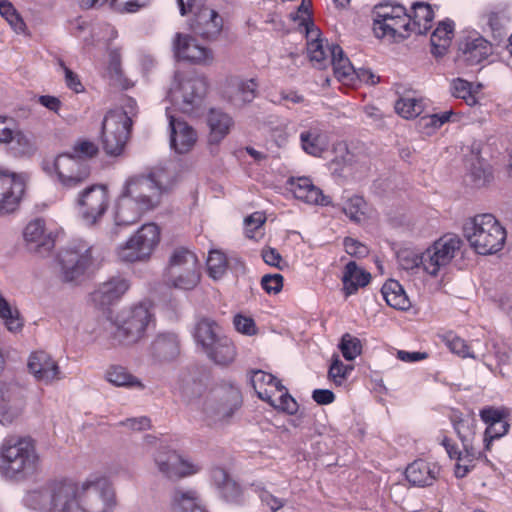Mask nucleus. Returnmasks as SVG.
I'll return each instance as SVG.
<instances>
[{"mask_svg": "<svg viewBox=\"0 0 512 512\" xmlns=\"http://www.w3.org/2000/svg\"><path fill=\"white\" fill-rule=\"evenodd\" d=\"M50 512H109L118 508L111 481L93 474L82 482L62 479L49 484Z\"/></svg>", "mask_w": 512, "mask_h": 512, "instance_id": "obj_1", "label": "nucleus"}, {"mask_svg": "<svg viewBox=\"0 0 512 512\" xmlns=\"http://www.w3.org/2000/svg\"><path fill=\"white\" fill-rule=\"evenodd\" d=\"M41 458L30 437L8 436L0 444V475L10 481H24L40 469Z\"/></svg>", "mask_w": 512, "mask_h": 512, "instance_id": "obj_2", "label": "nucleus"}, {"mask_svg": "<svg viewBox=\"0 0 512 512\" xmlns=\"http://www.w3.org/2000/svg\"><path fill=\"white\" fill-rule=\"evenodd\" d=\"M463 234L479 255H492L502 250L507 236L505 228L492 214H479L468 219Z\"/></svg>", "mask_w": 512, "mask_h": 512, "instance_id": "obj_3", "label": "nucleus"}, {"mask_svg": "<svg viewBox=\"0 0 512 512\" xmlns=\"http://www.w3.org/2000/svg\"><path fill=\"white\" fill-rule=\"evenodd\" d=\"M137 114V103L131 97H124L120 107L106 114L102 123V142L107 154L116 156L122 152Z\"/></svg>", "mask_w": 512, "mask_h": 512, "instance_id": "obj_4", "label": "nucleus"}, {"mask_svg": "<svg viewBox=\"0 0 512 512\" xmlns=\"http://www.w3.org/2000/svg\"><path fill=\"white\" fill-rule=\"evenodd\" d=\"M201 280V264L190 249L179 246L172 249L163 271L164 284L181 291L194 290Z\"/></svg>", "mask_w": 512, "mask_h": 512, "instance_id": "obj_5", "label": "nucleus"}, {"mask_svg": "<svg viewBox=\"0 0 512 512\" xmlns=\"http://www.w3.org/2000/svg\"><path fill=\"white\" fill-rule=\"evenodd\" d=\"M173 185L170 173L164 168H156L148 175L129 177L122 189L148 212L160 204L162 195Z\"/></svg>", "mask_w": 512, "mask_h": 512, "instance_id": "obj_6", "label": "nucleus"}, {"mask_svg": "<svg viewBox=\"0 0 512 512\" xmlns=\"http://www.w3.org/2000/svg\"><path fill=\"white\" fill-rule=\"evenodd\" d=\"M154 322L151 305L139 303L122 309L112 320V339L119 345H133L139 342L147 328Z\"/></svg>", "mask_w": 512, "mask_h": 512, "instance_id": "obj_7", "label": "nucleus"}, {"mask_svg": "<svg viewBox=\"0 0 512 512\" xmlns=\"http://www.w3.org/2000/svg\"><path fill=\"white\" fill-rule=\"evenodd\" d=\"M208 91V81L195 73H177L168 92V97L178 110L185 114H196L203 107Z\"/></svg>", "mask_w": 512, "mask_h": 512, "instance_id": "obj_8", "label": "nucleus"}, {"mask_svg": "<svg viewBox=\"0 0 512 512\" xmlns=\"http://www.w3.org/2000/svg\"><path fill=\"white\" fill-rule=\"evenodd\" d=\"M161 239V230L153 222L139 227L126 242L117 248V255L124 262H144L151 258Z\"/></svg>", "mask_w": 512, "mask_h": 512, "instance_id": "obj_9", "label": "nucleus"}, {"mask_svg": "<svg viewBox=\"0 0 512 512\" xmlns=\"http://www.w3.org/2000/svg\"><path fill=\"white\" fill-rule=\"evenodd\" d=\"M43 170L50 177L56 179L64 189H73L80 186L90 175L87 160L75 157L70 153H62L51 161H44Z\"/></svg>", "mask_w": 512, "mask_h": 512, "instance_id": "obj_10", "label": "nucleus"}, {"mask_svg": "<svg viewBox=\"0 0 512 512\" xmlns=\"http://www.w3.org/2000/svg\"><path fill=\"white\" fill-rule=\"evenodd\" d=\"M462 240L457 236L445 235L422 252V270L436 277L446 268L460 250Z\"/></svg>", "mask_w": 512, "mask_h": 512, "instance_id": "obj_11", "label": "nucleus"}, {"mask_svg": "<svg viewBox=\"0 0 512 512\" xmlns=\"http://www.w3.org/2000/svg\"><path fill=\"white\" fill-rule=\"evenodd\" d=\"M76 206L82 221L89 226L97 224L109 207V192L105 185L94 184L80 191Z\"/></svg>", "mask_w": 512, "mask_h": 512, "instance_id": "obj_12", "label": "nucleus"}, {"mask_svg": "<svg viewBox=\"0 0 512 512\" xmlns=\"http://www.w3.org/2000/svg\"><path fill=\"white\" fill-rule=\"evenodd\" d=\"M91 247L83 240L70 243L60 254L61 277L65 282H76L91 264Z\"/></svg>", "mask_w": 512, "mask_h": 512, "instance_id": "obj_13", "label": "nucleus"}, {"mask_svg": "<svg viewBox=\"0 0 512 512\" xmlns=\"http://www.w3.org/2000/svg\"><path fill=\"white\" fill-rule=\"evenodd\" d=\"M172 48L174 56L178 60L200 65H210L214 59L210 49L198 44L193 37L186 34L176 33L172 42Z\"/></svg>", "mask_w": 512, "mask_h": 512, "instance_id": "obj_14", "label": "nucleus"}, {"mask_svg": "<svg viewBox=\"0 0 512 512\" xmlns=\"http://www.w3.org/2000/svg\"><path fill=\"white\" fill-rule=\"evenodd\" d=\"M25 189V175L0 171V213L16 210Z\"/></svg>", "mask_w": 512, "mask_h": 512, "instance_id": "obj_15", "label": "nucleus"}, {"mask_svg": "<svg viewBox=\"0 0 512 512\" xmlns=\"http://www.w3.org/2000/svg\"><path fill=\"white\" fill-rule=\"evenodd\" d=\"M25 390L16 383H0V423L11 424L25 404Z\"/></svg>", "mask_w": 512, "mask_h": 512, "instance_id": "obj_16", "label": "nucleus"}, {"mask_svg": "<svg viewBox=\"0 0 512 512\" xmlns=\"http://www.w3.org/2000/svg\"><path fill=\"white\" fill-rule=\"evenodd\" d=\"M23 238L30 251L47 254L54 248L56 234L43 219L37 218L25 226Z\"/></svg>", "mask_w": 512, "mask_h": 512, "instance_id": "obj_17", "label": "nucleus"}, {"mask_svg": "<svg viewBox=\"0 0 512 512\" xmlns=\"http://www.w3.org/2000/svg\"><path fill=\"white\" fill-rule=\"evenodd\" d=\"M329 51L334 74L340 82L352 85L356 78H361L371 84H376L379 81V78L368 70H363L360 73L356 72L350 60L344 56L343 50L339 45H331Z\"/></svg>", "mask_w": 512, "mask_h": 512, "instance_id": "obj_18", "label": "nucleus"}, {"mask_svg": "<svg viewBox=\"0 0 512 512\" xmlns=\"http://www.w3.org/2000/svg\"><path fill=\"white\" fill-rule=\"evenodd\" d=\"M27 368L36 381L45 385L62 379V373L57 361L50 354L42 350L30 354Z\"/></svg>", "mask_w": 512, "mask_h": 512, "instance_id": "obj_19", "label": "nucleus"}, {"mask_svg": "<svg viewBox=\"0 0 512 512\" xmlns=\"http://www.w3.org/2000/svg\"><path fill=\"white\" fill-rule=\"evenodd\" d=\"M170 128V146L178 154H184L195 146L198 135L196 130L185 121L175 118L166 109Z\"/></svg>", "mask_w": 512, "mask_h": 512, "instance_id": "obj_20", "label": "nucleus"}, {"mask_svg": "<svg viewBox=\"0 0 512 512\" xmlns=\"http://www.w3.org/2000/svg\"><path fill=\"white\" fill-rule=\"evenodd\" d=\"M302 150L313 157H321L329 148V135L323 124L313 122L303 128L299 135Z\"/></svg>", "mask_w": 512, "mask_h": 512, "instance_id": "obj_21", "label": "nucleus"}, {"mask_svg": "<svg viewBox=\"0 0 512 512\" xmlns=\"http://www.w3.org/2000/svg\"><path fill=\"white\" fill-rule=\"evenodd\" d=\"M258 83L255 79L232 77L227 81L224 98L234 107L251 103L257 95Z\"/></svg>", "mask_w": 512, "mask_h": 512, "instance_id": "obj_22", "label": "nucleus"}, {"mask_svg": "<svg viewBox=\"0 0 512 512\" xmlns=\"http://www.w3.org/2000/svg\"><path fill=\"white\" fill-rule=\"evenodd\" d=\"M147 211L121 188L115 201L113 214L118 226H129L136 223Z\"/></svg>", "mask_w": 512, "mask_h": 512, "instance_id": "obj_23", "label": "nucleus"}, {"mask_svg": "<svg viewBox=\"0 0 512 512\" xmlns=\"http://www.w3.org/2000/svg\"><path fill=\"white\" fill-rule=\"evenodd\" d=\"M441 467L437 462L418 459L406 468V479L414 486H431L439 477Z\"/></svg>", "mask_w": 512, "mask_h": 512, "instance_id": "obj_24", "label": "nucleus"}, {"mask_svg": "<svg viewBox=\"0 0 512 512\" xmlns=\"http://www.w3.org/2000/svg\"><path fill=\"white\" fill-rule=\"evenodd\" d=\"M459 50L463 59L470 65L481 63L492 54V45L484 37L474 32L467 35L460 43Z\"/></svg>", "mask_w": 512, "mask_h": 512, "instance_id": "obj_25", "label": "nucleus"}, {"mask_svg": "<svg viewBox=\"0 0 512 512\" xmlns=\"http://www.w3.org/2000/svg\"><path fill=\"white\" fill-rule=\"evenodd\" d=\"M170 507L174 512H206L207 505L195 489L176 488L170 495Z\"/></svg>", "mask_w": 512, "mask_h": 512, "instance_id": "obj_26", "label": "nucleus"}, {"mask_svg": "<svg viewBox=\"0 0 512 512\" xmlns=\"http://www.w3.org/2000/svg\"><path fill=\"white\" fill-rule=\"evenodd\" d=\"M130 284L123 277H112L103 282L92 293V301L99 306L110 305L118 301L129 289Z\"/></svg>", "mask_w": 512, "mask_h": 512, "instance_id": "obj_27", "label": "nucleus"}, {"mask_svg": "<svg viewBox=\"0 0 512 512\" xmlns=\"http://www.w3.org/2000/svg\"><path fill=\"white\" fill-rule=\"evenodd\" d=\"M190 27L196 34L204 38H213L222 29V18L215 10L206 7L191 19Z\"/></svg>", "mask_w": 512, "mask_h": 512, "instance_id": "obj_28", "label": "nucleus"}, {"mask_svg": "<svg viewBox=\"0 0 512 512\" xmlns=\"http://www.w3.org/2000/svg\"><path fill=\"white\" fill-rule=\"evenodd\" d=\"M291 191L294 196L308 204L327 206L331 203L330 198L323 194L322 190L316 187L310 178L299 177L291 180Z\"/></svg>", "mask_w": 512, "mask_h": 512, "instance_id": "obj_29", "label": "nucleus"}, {"mask_svg": "<svg viewBox=\"0 0 512 512\" xmlns=\"http://www.w3.org/2000/svg\"><path fill=\"white\" fill-rule=\"evenodd\" d=\"M451 421L455 432L462 442L463 449L468 452V456L475 455L473 441L475 438L476 419L469 414L463 415L454 412Z\"/></svg>", "mask_w": 512, "mask_h": 512, "instance_id": "obj_30", "label": "nucleus"}, {"mask_svg": "<svg viewBox=\"0 0 512 512\" xmlns=\"http://www.w3.org/2000/svg\"><path fill=\"white\" fill-rule=\"evenodd\" d=\"M207 125L210 131L209 142L218 144L230 133L234 120L228 113L213 108L208 113Z\"/></svg>", "mask_w": 512, "mask_h": 512, "instance_id": "obj_31", "label": "nucleus"}, {"mask_svg": "<svg viewBox=\"0 0 512 512\" xmlns=\"http://www.w3.org/2000/svg\"><path fill=\"white\" fill-rule=\"evenodd\" d=\"M179 353V340L174 333H161L151 344V354L159 362L172 361Z\"/></svg>", "mask_w": 512, "mask_h": 512, "instance_id": "obj_32", "label": "nucleus"}, {"mask_svg": "<svg viewBox=\"0 0 512 512\" xmlns=\"http://www.w3.org/2000/svg\"><path fill=\"white\" fill-rule=\"evenodd\" d=\"M373 31L377 38H387L388 40H399L409 36V15L404 19H389L383 21H373Z\"/></svg>", "mask_w": 512, "mask_h": 512, "instance_id": "obj_33", "label": "nucleus"}, {"mask_svg": "<svg viewBox=\"0 0 512 512\" xmlns=\"http://www.w3.org/2000/svg\"><path fill=\"white\" fill-rule=\"evenodd\" d=\"M409 14V34H425L430 28L434 12L430 4L415 2Z\"/></svg>", "mask_w": 512, "mask_h": 512, "instance_id": "obj_34", "label": "nucleus"}, {"mask_svg": "<svg viewBox=\"0 0 512 512\" xmlns=\"http://www.w3.org/2000/svg\"><path fill=\"white\" fill-rule=\"evenodd\" d=\"M221 337H225V335L222 333L220 326L212 319L202 318L196 323L194 338L203 351L212 346Z\"/></svg>", "mask_w": 512, "mask_h": 512, "instance_id": "obj_35", "label": "nucleus"}, {"mask_svg": "<svg viewBox=\"0 0 512 512\" xmlns=\"http://www.w3.org/2000/svg\"><path fill=\"white\" fill-rule=\"evenodd\" d=\"M213 480L218 487L220 496L229 503H239L243 499L240 486L230 478L227 472L217 468L212 474Z\"/></svg>", "mask_w": 512, "mask_h": 512, "instance_id": "obj_36", "label": "nucleus"}, {"mask_svg": "<svg viewBox=\"0 0 512 512\" xmlns=\"http://www.w3.org/2000/svg\"><path fill=\"white\" fill-rule=\"evenodd\" d=\"M209 360L219 366L230 365L236 357V349L227 336L221 337L212 346L203 351Z\"/></svg>", "mask_w": 512, "mask_h": 512, "instance_id": "obj_37", "label": "nucleus"}, {"mask_svg": "<svg viewBox=\"0 0 512 512\" xmlns=\"http://www.w3.org/2000/svg\"><path fill=\"white\" fill-rule=\"evenodd\" d=\"M370 279V273L359 268L354 261L348 262L342 277L343 290L346 296L355 294L359 287L366 286Z\"/></svg>", "mask_w": 512, "mask_h": 512, "instance_id": "obj_38", "label": "nucleus"}, {"mask_svg": "<svg viewBox=\"0 0 512 512\" xmlns=\"http://www.w3.org/2000/svg\"><path fill=\"white\" fill-rule=\"evenodd\" d=\"M381 293L386 303L397 310H408L411 307V302L402 287V285L394 280H387L382 286Z\"/></svg>", "mask_w": 512, "mask_h": 512, "instance_id": "obj_39", "label": "nucleus"}, {"mask_svg": "<svg viewBox=\"0 0 512 512\" xmlns=\"http://www.w3.org/2000/svg\"><path fill=\"white\" fill-rule=\"evenodd\" d=\"M251 382L258 397L264 401L275 396V392L279 391V387L282 386L276 377L262 370L255 371L252 374Z\"/></svg>", "mask_w": 512, "mask_h": 512, "instance_id": "obj_40", "label": "nucleus"}, {"mask_svg": "<svg viewBox=\"0 0 512 512\" xmlns=\"http://www.w3.org/2000/svg\"><path fill=\"white\" fill-rule=\"evenodd\" d=\"M105 379L116 387L135 388L143 390L145 385L140 379L132 375L125 367L112 365L107 368L104 375Z\"/></svg>", "mask_w": 512, "mask_h": 512, "instance_id": "obj_41", "label": "nucleus"}, {"mask_svg": "<svg viewBox=\"0 0 512 512\" xmlns=\"http://www.w3.org/2000/svg\"><path fill=\"white\" fill-rule=\"evenodd\" d=\"M453 36L454 23L450 20L440 22L431 35L432 53L435 56L443 55L450 46Z\"/></svg>", "mask_w": 512, "mask_h": 512, "instance_id": "obj_42", "label": "nucleus"}, {"mask_svg": "<svg viewBox=\"0 0 512 512\" xmlns=\"http://www.w3.org/2000/svg\"><path fill=\"white\" fill-rule=\"evenodd\" d=\"M467 167L471 182L475 187H485L493 181L491 167L479 157V152L473 154L471 160L467 162Z\"/></svg>", "mask_w": 512, "mask_h": 512, "instance_id": "obj_43", "label": "nucleus"}, {"mask_svg": "<svg viewBox=\"0 0 512 512\" xmlns=\"http://www.w3.org/2000/svg\"><path fill=\"white\" fill-rule=\"evenodd\" d=\"M236 406L227 403L208 401L204 406V420L208 425H217L227 422L234 414Z\"/></svg>", "mask_w": 512, "mask_h": 512, "instance_id": "obj_44", "label": "nucleus"}, {"mask_svg": "<svg viewBox=\"0 0 512 512\" xmlns=\"http://www.w3.org/2000/svg\"><path fill=\"white\" fill-rule=\"evenodd\" d=\"M481 88V84L474 86L472 83L461 78L454 79L450 86L452 95L463 99L469 106H474L478 103V93Z\"/></svg>", "mask_w": 512, "mask_h": 512, "instance_id": "obj_45", "label": "nucleus"}, {"mask_svg": "<svg viewBox=\"0 0 512 512\" xmlns=\"http://www.w3.org/2000/svg\"><path fill=\"white\" fill-rule=\"evenodd\" d=\"M320 33L318 32V36H310L306 34L307 37V55L311 62H314L319 68H324L329 62L331 46L325 47L323 44V40L319 38Z\"/></svg>", "mask_w": 512, "mask_h": 512, "instance_id": "obj_46", "label": "nucleus"}, {"mask_svg": "<svg viewBox=\"0 0 512 512\" xmlns=\"http://www.w3.org/2000/svg\"><path fill=\"white\" fill-rule=\"evenodd\" d=\"M425 100L421 97L403 96L395 103V111L405 119H414L423 113Z\"/></svg>", "mask_w": 512, "mask_h": 512, "instance_id": "obj_47", "label": "nucleus"}, {"mask_svg": "<svg viewBox=\"0 0 512 512\" xmlns=\"http://www.w3.org/2000/svg\"><path fill=\"white\" fill-rule=\"evenodd\" d=\"M0 319L10 332H18L22 329L23 323L17 308L4 298L0 292Z\"/></svg>", "mask_w": 512, "mask_h": 512, "instance_id": "obj_48", "label": "nucleus"}, {"mask_svg": "<svg viewBox=\"0 0 512 512\" xmlns=\"http://www.w3.org/2000/svg\"><path fill=\"white\" fill-rule=\"evenodd\" d=\"M373 21H383L389 19H404L405 15H409L406 8L394 2H382L374 7Z\"/></svg>", "mask_w": 512, "mask_h": 512, "instance_id": "obj_49", "label": "nucleus"}, {"mask_svg": "<svg viewBox=\"0 0 512 512\" xmlns=\"http://www.w3.org/2000/svg\"><path fill=\"white\" fill-rule=\"evenodd\" d=\"M444 341L452 353L462 358H478V354L475 351V344H468L464 339L453 333L446 334Z\"/></svg>", "mask_w": 512, "mask_h": 512, "instance_id": "obj_50", "label": "nucleus"}, {"mask_svg": "<svg viewBox=\"0 0 512 512\" xmlns=\"http://www.w3.org/2000/svg\"><path fill=\"white\" fill-rule=\"evenodd\" d=\"M206 265L208 275L214 280H219L227 272L228 260L223 252L219 250H211L209 252Z\"/></svg>", "mask_w": 512, "mask_h": 512, "instance_id": "obj_51", "label": "nucleus"}, {"mask_svg": "<svg viewBox=\"0 0 512 512\" xmlns=\"http://www.w3.org/2000/svg\"><path fill=\"white\" fill-rule=\"evenodd\" d=\"M266 402L275 409L290 415L295 414L298 410V403L283 385L279 387V391L275 392V396H272Z\"/></svg>", "mask_w": 512, "mask_h": 512, "instance_id": "obj_52", "label": "nucleus"}, {"mask_svg": "<svg viewBox=\"0 0 512 512\" xmlns=\"http://www.w3.org/2000/svg\"><path fill=\"white\" fill-rule=\"evenodd\" d=\"M311 7L312 3L310 0H302L297 11L291 13V19L293 21L299 22V25L304 27L308 37L318 36V29L314 27V24L311 20Z\"/></svg>", "mask_w": 512, "mask_h": 512, "instance_id": "obj_53", "label": "nucleus"}, {"mask_svg": "<svg viewBox=\"0 0 512 512\" xmlns=\"http://www.w3.org/2000/svg\"><path fill=\"white\" fill-rule=\"evenodd\" d=\"M172 464L176 463L174 469L170 472L174 474V479H181L197 474L201 470V466L178 453V456H172Z\"/></svg>", "mask_w": 512, "mask_h": 512, "instance_id": "obj_54", "label": "nucleus"}, {"mask_svg": "<svg viewBox=\"0 0 512 512\" xmlns=\"http://www.w3.org/2000/svg\"><path fill=\"white\" fill-rule=\"evenodd\" d=\"M49 485L45 488L29 491L23 497L25 508L31 510H49Z\"/></svg>", "mask_w": 512, "mask_h": 512, "instance_id": "obj_55", "label": "nucleus"}, {"mask_svg": "<svg viewBox=\"0 0 512 512\" xmlns=\"http://www.w3.org/2000/svg\"><path fill=\"white\" fill-rule=\"evenodd\" d=\"M172 456H178V453L166 447H161L154 455V462L158 471L168 479H174V474L170 472L176 466V463L172 464Z\"/></svg>", "mask_w": 512, "mask_h": 512, "instance_id": "obj_56", "label": "nucleus"}, {"mask_svg": "<svg viewBox=\"0 0 512 512\" xmlns=\"http://www.w3.org/2000/svg\"><path fill=\"white\" fill-rule=\"evenodd\" d=\"M8 144L11 145L12 150L21 155H31L35 151L32 138L19 127L13 133L12 139Z\"/></svg>", "mask_w": 512, "mask_h": 512, "instance_id": "obj_57", "label": "nucleus"}, {"mask_svg": "<svg viewBox=\"0 0 512 512\" xmlns=\"http://www.w3.org/2000/svg\"><path fill=\"white\" fill-rule=\"evenodd\" d=\"M0 14L6 19L15 32H24L26 25L11 2L8 0H0Z\"/></svg>", "mask_w": 512, "mask_h": 512, "instance_id": "obj_58", "label": "nucleus"}, {"mask_svg": "<svg viewBox=\"0 0 512 512\" xmlns=\"http://www.w3.org/2000/svg\"><path fill=\"white\" fill-rule=\"evenodd\" d=\"M366 202L360 196H352L343 205V212L354 222H361L365 218Z\"/></svg>", "mask_w": 512, "mask_h": 512, "instance_id": "obj_59", "label": "nucleus"}, {"mask_svg": "<svg viewBox=\"0 0 512 512\" xmlns=\"http://www.w3.org/2000/svg\"><path fill=\"white\" fill-rule=\"evenodd\" d=\"M397 260L400 267L404 270L422 269V253L418 254L413 250L403 249L398 252Z\"/></svg>", "mask_w": 512, "mask_h": 512, "instance_id": "obj_60", "label": "nucleus"}, {"mask_svg": "<svg viewBox=\"0 0 512 512\" xmlns=\"http://www.w3.org/2000/svg\"><path fill=\"white\" fill-rule=\"evenodd\" d=\"M340 349L346 360H354L361 353L360 341L349 334L342 337Z\"/></svg>", "mask_w": 512, "mask_h": 512, "instance_id": "obj_61", "label": "nucleus"}, {"mask_svg": "<svg viewBox=\"0 0 512 512\" xmlns=\"http://www.w3.org/2000/svg\"><path fill=\"white\" fill-rule=\"evenodd\" d=\"M509 427L510 425L507 419L497 425H493V427H486L483 438L485 450H490L493 440L505 436L508 433Z\"/></svg>", "mask_w": 512, "mask_h": 512, "instance_id": "obj_62", "label": "nucleus"}, {"mask_svg": "<svg viewBox=\"0 0 512 512\" xmlns=\"http://www.w3.org/2000/svg\"><path fill=\"white\" fill-rule=\"evenodd\" d=\"M480 451L475 448V455L468 456V452L463 449V454L458 456L457 463L455 465V475L458 478L465 477L469 471L473 468V462L480 456Z\"/></svg>", "mask_w": 512, "mask_h": 512, "instance_id": "obj_63", "label": "nucleus"}, {"mask_svg": "<svg viewBox=\"0 0 512 512\" xmlns=\"http://www.w3.org/2000/svg\"><path fill=\"white\" fill-rule=\"evenodd\" d=\"M351 370V366L344 365L339 358H335L329 369V377L336 385H342Z\"/></svg>", "mask_w": 512, "mask_h": 512, "instance_id": "obj_64", "label": "nucleus"}]
</instances>
